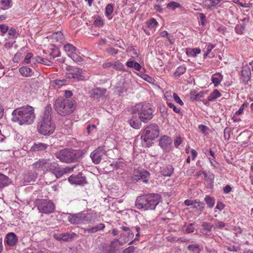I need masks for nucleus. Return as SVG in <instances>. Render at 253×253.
I'll return each instance as SVG.
<instances>
[{
  "label": "nucleus",
  "instance_id": "1a4fd4ad",
  "mask_svg": "<svg viewBox=\"0 0 253 253\" xmlns=\"http://www.w3.org/2000/svg\"><path fill=\"white\" fill-rule=\"evenodd\" d=\"M37 207L39 211L42 213L50 214L53 213L55 209L54 204L48 199H40L38 200Z\"/></svg>",
  "mask_w": 253,
  "mask_h": 253
},
{
  "label": "nucleus",
  "instance_id": "473e14b6",
  "mask_svg": "<svg viewBox=\"0 0 253 253\" xmlns=\"http://www.w3.org/2000/svg\"><path fill=\"white\" fill-rule=\"evenodd\" d=\"M112 67L113 69H115L117 70H120V71H124V66L119 61H115L112 62Z\"/></svg>",
  "mask_w": 253,
  "mask_h": 253
},
{
  "label": "nucleus",
  "instance_id": "603ef678",
  "mask_svg": "<svg viewBox=\"0 0 253 253\" xmlns=\"http://www.w3.org/2000/svg\"><path fill=\"white\" fill-rule=\"evenodd\" d=\"M220 2V0H208L207 4L210 6H214L217 5Z\"/></svg>",
  "mask_w": 253,
  "mask_h": 253
},
{
  "label": "nucleus",
  "instance_id": "39448f33",
  "mask_svg": "<svg viewBox=\"0 0 253 253\" xmlns=\"http://www.w3.org/2000/svg\"><path fill=\"white\" fill-rule=\"evenodd\" d=\"M82 155L83 152L80 150L68 148L63 149L54 153L56 159L66 163L77 162Z\"/></svg>",
  "mask_w": 253,
  "mask_h": 253
},
{
  "label": "nucleus",
  "instance_id": "f257e3e1",
  "mask_svg": "<svg viewBox=\"0 0 253 253\" xmlns=\"http://www.w3.org/2000/svg\"><path fill=\"white\" fill-rule=\"evenodd\" d=\"M52 111L51 105H47L37 125L38 131L41 134L49 135L55 129L56 126L52 118Z\"/></svg>",
  "mask_w": 253,
  "mask_h": 253
},
{
  "label": "nucleus",
  "instance_id": "423d86ee",
  "mask_svg": "<svg viewBox=\"0 0 253 253\" xmlns=\"http://www.w3.org/2000/svg\"><path fill=\"white\" fill-rule=\"evenodd\" d=\"M132 111L137 114L140 120L146 123L153 117V110L149 104H136L133 108Z\"/></svg>",
  "mask_w": 253,
  "mask_h": 253
},
{
  "label": "nucleus",
  "instance_id": "69168bd1",
  "mask_svg": "<svg viewBox=\"0 0 253 253\" xmlns=\"http://www.w3.org/2000/svg\"><path fill=\"white\" fill-rule=\"evenodd\" d=\"M193 225V224L191 223L187 226V227L186 228V232L187 233H192V232H194V228Z\"/></svg>",
  "mask_w": 253,
  "mask_h": 253
},
{
  "label": "nucleus",
  "instance_id": "de8ad7c7",
  "mask_svg": "<svg viewBox=\"0 0 253 253\" xmlns=\"http://www.w3.org/2000/svg\"><path fill=\"white\" fill-rule=\"evenodd\" d=\"M7 32H8L9 38L13 39L16 36V31L15 29L13 28H11L10 29L8 28V30Z\"/></svg>",
  "mask_w": 253,
  "mask_h": 253
},
{
  "label": "nucleus",
  "instance_id": "5fc2aeb1",
  "mask_svg": "<svg viewBox=\"0 0 253 253\" xmlns=\"http://www.w3.org/2000/svg\"><path fill=\"white\" fill-rule=\"evenodd\" d=\"M225 225V224L223 222L217 221L215 224L214 228L222 229Z\"/></svg>",
  "mask_w": 253,
  "mask_h": 253
},
{
  "label": "nucleus",
  "instance_id": "2eb2a0df",
  "mask_svg": "<svg viewBox=\"0 0 253 253\" xmlns=\"http://www.w3.org/2000/svg\"><path fill=\"white\" fill-rule=\"evenodd\" d=\"M106 89L102 88H95L89 91L90 96L93 98H98L105 95Z\"/></svg>",
  "mask_w": 253,
  "mask_h": 253
},
{
  "label": "nucleus",
  "instance_id": "338daca9",
  "mask_svg": "<svg viewBox=\"0 0 253 253\" xmlns=\"http://www.w3.org/2000/svg\"><path fill=\"white\" fill-rule=\"evenodd\" d=\"M132 68L137 71H140L141 69V66L138 62H135Z\"/></svg>",
  "mask_w": 253,
  "mask_h": 253
},
{
  "label": "nucleus",
  "instance_id": "ddd939ff",
  "mask_svg": "<svg viewBox=\"0 0 253 253\" xmlns=\"http://www.w3.org/2000/svg\"><path fill=\"white\" fill-rule=\"evenodd\" d=\"M68 180L70 183L76 185H84L86 183L85 177L81 173L76 175H72L68 178Z\"/></svg>",
  "mask_w": 253,
  "mask_h": 253
},
{
  "label": "nucleus",
  "instance_id": "4468645a",
  "mask_svg": "<svg viewBox=\"0 0 253 253\" xmlns=\"http://www.w3.org/2000/svg\"><path fill=\"white\" fill-rule=\"evenodd\" d=\"M171 143V139L166 135L163 136L159 141L160 145L166 151H169Z\"/></svg>",
  "mask_w": 253,
  "mask_h": 253
},
{
  "label": "nucleus",
  "instance_id": "72a5a7b5",
  "mask_svg": "<svg viewBox=\"0 0 253 253\" xmlns=\"http://www.w3.org/2000/svg\"><path fill=\"white\" fill-rule=\"evenodd\" d=\"M200 52L201 49L199 48H193L192 49L187 50L186 51L187 54L191 56H195Z\"/></svg>",
  "mask_w": 253,
  "mask_h": 253
},
{
  "label": "nucleus",
  "instance_id": "2f4dec72",
  "mask_svg": "<svg viewBox=\"0 0 253 253\" xmlns=\"http://www.w3.org/2000/svg\"><path fill=\"white\" fill-rule=\"evenodd\" d=\"M69 56L77 63H80L83 61V58L75 53H71Z\"/></svg>",
  "mask_w": 253,
  "mask_h": 253
},
{
  "label": "nucleus",
  "instance_id": "4c0bfd02",
  "mask_svg": "<svg viewBox=\"0 0 253 253\" xmlns=\"http://www.w3.org/2000/svg\"><path fill=\"white\" fill-rule=\"evenodd\" d=\"M64 50L67 52H72L73 53L74 51H76L77 50V48L73 46L71 44H67L64 46Z\"/></svg>",
  "mask_w": 253,
  "mask_h": 253
},
{
  "label": "nucleus",
  "instance_id": "680f3d73",
  "mask_svg": "<svg viewBox=\"0 0 253 253\" xmlns=\"http://www.w3.org/2000/svg\"><path fill=\"white\" fill-rule=\"evenodd\" d=\"M211 81L215 86H217L220 83L219 79L216 77H212Z\"/></svg>",
  "mask_w": 253,
  "mask_h": 253
},
{
  "label": "nucleus",
  "instance_id": "aec40b11",
  "mask_svg": "<svg viewBox=\"0 0 253 253\" xmlns=\"http://www.w3.org/2000/svg\"><path fill=\"white\" fill-rule=\"evenodd\" d=\"M17 242V238L14 233H9L6 236V243L10 246L15 245Z\"/></svg>",
  "mask_w": 253,
  "mask_h": 253
},
{
  "label": "nucleus",
  "instance_id": "4be33fe9",
  "mask_svg": "<svg viewBox=\"0 0 253 253\" xmlns=\"http://www.w3.org/2000/svg\"><path fill=\"white\" fill-rule=\"evenodd\" d=\"M47 146L48 145L45 143H36L31 147V150L33 151H44L47 148Z\"/></svg>",
  "mask_w": 253,
  "mask_h": 253
},
{
  "label": "nucleus",
  "instance_id": "c85d7f7f",
  "mask_svg": "<svg viewBox=\"0 0 253 253\" xmlns=\"http://www.w3.org/2000/svg\"><path fill=\"white\" fill-rule=\"evenodd\" d=\"M205 201L210 208H212L214 205L215 199L211 197L206 196Z\"/></svg>",
  "mask_w": 253,
  "mask_h": 253
},
{
  "label": "nucleus",
  "instance_id": "0eeeda50",
  "mask_svg": "<svg viewBox=\"0 0 253 253\" xmlns=\"http://www.w3.org/2000/svg\"><path fill=\"white\" fill-rule=\"evenodd\" d=\"M159 135V127L156 124H151L147 126L144 129L141 138L143 140L147 142V145L149 144L150 141H152L158 137Z\"/></svg>",
  "mask_w": 253,
  "mask_h": 253
},
{
  "label": "nucleus",
  "instance_id": "c756f323",
  "mask_svg": "<svg viewBox=\"0 0 253 253\" xmlns=\"http://www.w3.org/2000/svg\"><path fill=\"white\" fill-rule=\"evenodd\" d=\"M220 93L217 89H214L213 92L209 95L208 100L210 101H213L217 98L220 97Z\"/></svg>",
  "mask_w": 253,
  "mask_h": 253
},
{
  "label": "nucleus",
  "instance_id": "f8f14e48",
  "mask_svg": "<svg viewBox=\"0 0 253 253\" xmlns=\"http://www.w3.org/2000/svg\"><path fill=\"white\" fill-rule=\"evenodd\" d=\"M49 159H41L32 165L33 168L36 170H41L43 173L47 172Z\"/></svg>",
  "mask_w": 253,
  "mask_h": 253
},
{
  "label": "nucleus",
  "instance_id": "6e6d98bb",
  "mask_svg": "<svg viewBox=\"0 0 253 253\" xmlns=\"http://www.w3.org/2000/svg\"><path fill=\"white\" fill-rule=\"evenodd\" d=\"M182 142V139L180 137H176L174 141L175 147L178 148V147L181 144Z\"/></svg>",
  "mask_w": 253,
  "mask_h": 253
},
{
  "label": "nucleus",
  "instance_id": "7c9ffc66",
  "mask_svg": "<svg viewBox=\"0 0 253 253\" xmlns=\"http://www.w3.org/2000/svg\"><path fill=\"white\" fill-rule=\"evenodd\" d=\"M187 249L189 251L196 253H199L201 251L199 246L197 244H190L188 246Z\"/></svg>",
  "mask_w": 253,
  "mask_h": 253
},
{
  "label": "nucleus",
  "instance_id": "f03ea898",
  "mask_svg": "<svg viewBox=\"0 0 253 253\" xmlns=\"http://www.w3.org/2000/svg\"><path fill=\"white\" fill-rule=\"evenodd\" d=\"M11 121L17 123L20 125H30L33 123L35 118L34 109L27 105L17 108L12 113Z\"/></svg>",
  "mask_w": 253,
  "mask_h": 253
},
{
  "label": "nucleus",
  "instance_id": "c03bdc74",
  "mask_svg": "<svg viewBox=\"0 0 253 253\" xmlns=\"http://www.w3.org/2000/svg\"><path fill=\"white\" fill-rule=\"evenodd\" d=\"M113 11V7L111 4H108L105 7V13L107 16L110 15Z\"/></svg>",
  "mask_w": 253,
  "mask_h": 253
},
{
  "label": "nucleus",
  "instance_id": "b1692460",
  "mask_svg": "<svg viewBox=\"0 0 253 253\" xmlns=\"http://www.w3.org/2000/svg\"><path fill=\"white\" fill-rule=\"evenodd\" d=\"M32 61L37 62L38 63H42L43 65L50 66L51 65V61L49 60L42 58L40 56H36L35 58H32Z\"/></svg>",
  "mask_w": 253,
  "mask_h": 253
},
{
  "label": "nucleus",
  "instance_id": "9b49d317",
  "mask_svg": "<svg viewBox=\"0 0 253 253\" xmlns=\"http://www.w3.org/2000/svg\"><path fill=\"white\" fill-rule=\"evenodd\" d=\"M150 174L148 171L140 169H135L133 174V179L136 181L141 180L143 183H147L148 182V178L149 177Z\"/></svg>",
  "mask_w": 253,
  "mask_h": 253
},
{
  "label": "nucleus",
  "instance_id": "ea45409f",
  "mask_svg": "<svg viewBox=\"0 0 253 253\" xmlns=\"http://www.w3.org/2000/svg\"><path fill=\"white\" fill-rule=\"evenodd\" d=\"M241 74L243 77H245V79L248 80L250 79L251 72L249 69L243 70L241 72Z\"/></svg>",
  "mask_w": 253,
  "mask_h": 253
},
{
  "label": "nucleus",
  "instance_id": "412c9836",
  "mask_svg": "<svg viewBox=\"0 0 253 253\" xmlns=\"http://www.w3.org/2000/svg\"><path fill=\"white\" fill-rule=\"evenodd\" d=\"M19 70L20 74L24 77H30L33 74L32 70L27 66L22 67Z\"/></svg>",
  "mask_w": 253,
  "mask_h": 253
},
{
  "label": "nucleus",
  "instance_id": "58836bf2",
  "mask_svg": "<svg viewBox=\"0 0 253 253\" xmlns=\"http://www.w3.org/2000/svg\"><path fill=\"white\" fill-rule=\"evenodd\" d=\"M56 178H60L62 177L65 173L63 169H60L59 167L53 173Z\"/></svg>",
  "mask_w": 253,
  "mask_h": 253
},
{
  "label": "nucleus",
  "instance_id": "3c124183",
  "mask_svg": "<svg viewBox=\"0 0 253 253\" xmlns=\"http://www.w3.org/2000/svg\"><path fill=\"white\" fill-rule=\"evenodd\" d=\"M167 104L168 106H169L170 108H172L174 112H175L176 113H178L180 112V110L179 108H177L174 104L170 103V102H168Z\"/></svg>",
  "mask_w": 253,
  "mask_h": 253
},
{
  "label": "nucleus",
  "instance_id": "052dcab7",
  "mask_svg": "<svg viewBox=\"0 0 253 253\" xmlns=\"http://www.w3.org/2000/svg\"><path fill=\"white\" fill-rule=\"evenodd\" d=\"M134 247L130 246L124 250V253H133L134 251Z\"/></svg>",
  "mask_w": 253,
  "mask_h": 253
},
{
  "label": "nucleus",
  "instance_id": "4d7b16f0",
  "mask_svg": "<svg viewBox=\"0 0 253 253\" xmlns=\"http://www.w3.org/2000/svg\"><path fill=\"white\" fill-rule=\"evenodd\" d=\"M173 98L174 100L178 103H179L180 105H182L183 104V102L180 99L179 97L178 96V95L176 93H174L173 94Z\"/></svg>",
  "mask_w": 253,
  "mask_h": 253
},
{
  "label": "nucleus",
  "instance_id": "6e6552de",
  "mask_svg": "<svg viewBox=\"0 0 253 253\" xmlns=\"http://www.w3.org/2000/svg\"><path fill=\"white\" fill-rule=\"evenodd\" d=\"M93 217L92 213L81 212L77 213H69L68 219L69 221L73 224H81L84 221H91Z\"/></svg>",
  "mask_w": 253,
  "mask_h": 253
},
{
  "label": "nucleus",
  "instance_id": "5701e85b",
  "mask_svg": "<svg viewBox=\"0 0 253 253\" xmlns=\"http://www.w3.org/2000/svg\"><path fill=\"white\" fill-rule=\"evenodd\" d=\"M10 183L8 177L0 173V189L7 186Z\"/></svg>",
  "mask_w": 253,
  "mask_h": 253
},
{
  "label": "nucleus",
  "instance_id": "e433bc0d",
  "mask_svg": "<svg viewBox=\"0 0 253 253\" xmlns=\"http://www.w3.org/2000/svg\"><path fill=\"white\" fill-rule=\"evenodd\" d=\"M180 3L175 1H172L167 4V7L172 10H174L176 8L180 7Z\"/></svg>",
  "mask_w": 253,
  "mask_h": 253
},
{
  "label": "nucleus",
  "instance_id": "37998d69",
  "mask_svg": "<svg viewBox=\"0 0 253 253\" xmlns=\"http://www.w3.org/2000/svg\"><path fill=\"white\" fill-rule=\"evenodd\" d=\"M202 226L204 228V231L206 230L208 232L211 231L213 225L207 222H203L202 224Z\"/></svg>",
  "mask_w": 253,
  "mask_h": 253
},
{
  "label": "nucleus",
  "instance_id": "dca6fc26",
  "mask_svg": "<svg viewBox=\"0 0 253 253\" xmlns=\"http://www.w3.org/2000/svg\"><path fill=\"white\" fill-rule=\"evenodd\" d=\"M76 234L72 233H63L59 235H54V238L59 241H69L76 236Z\"/></svg>",
  "mask_w": 253,
  "mask_h": 253
},
{
  "label": "nucleus",
  "instance_id": "774afa93",
  "mask_svg": "<svg viewBox=\"0 0 253 253\" xmlns=\"http://www.w3.org/2000/svg\"><path fill=\"white\" fill-rule=\"evenodd\" d=\"M224 207H225V206L223 203H220V202H218L216 205V209L221 211L222 209H223Z\"/></svg>",
  "mask_w": 253,
  "mask_h": 253
},
{
  "label": "nucleus",
  "instance_id": "a878e982",
  "mask_svg": "<svg viewBox=\"0 0 253 253\" xmlns=\"http://www.w3.org/2000/svg\"><path fill=\"white\" fill-rule=\"evenodd\" d=\"M47 172L51 171L53 173L55 172V171L58 168V165L56 162H53L52 163L50 162V160L48 161V165L47 166Z\"/></svg>",
  "mask_w": 253,
  "mask_h": 253
},
{
  "label": "nucleus",
  "instance_id": "e2e57ef3",
  "mask_svg": "<svg viewBox=\"0 0 253 253\" xmlns=\"http://www.w3.org/2000/svg\"><path fill=\"white\" fill-rule=\"evenodd\" d=\"M199 18L200 19L201 24L204 25L205 21H206V17L205 15L202 13H199Z\"/></svg>",
  "mask_w": 253,
  "mask_h": 253
},
{
  "label": "nucleus",
  "instance_id": "6ab92c4d",
  "mask_svg": "<svg viewBox=\"0 0 253 253\" xmlns=\"http://www.w3.org/2000/svg\"><path fill=\"white\" fill-rule=\"evenodd\" d=\"M105 228V225L104 224L100 223L98 224L97 226L95 227H93L92 228H84V234H89V233H95L99 230H103Z\"/></svg>",
  "mask_w": 253,
  "mask_h": 253
},
{
  "label": "nucleus",
  "instance_id": "a18cd8bd",
  "mask_svg": "<svg viewBox=\"0 0 253 253\" xmlns=\"http://www.w3.org/2000/svg\"><path fill=\"white\" fill-rule=\"evenodd\" d=\"M214 47V45L212 44L209 43L208 44H207L206 47L204 48L205 52H206L205 55L207 56L208 54H209L210 53V52L212 50V49Z\"/></svg>",
  "mask_w": 253,
  "mask_h": 253
},
{
  "label": "nucleus",
  "instance_id": "bb28decb",
  "mask_svg": "<svg viewBox=\"0 0 253 253\" xmlns=\"http://www.w3.org/2000/svg\"><path fill=\"white\" fill-rule=\"evenodd\" d=\"M52 37L53 40H55L57 42H62L63 41L64 36L61 32L53 33Z\"/></svg>",
  "mask_w": 253,
  "mask_h": 253
},
{
  "label": "nucleus",
  "instance_id": "f3484780",
  "mask_svg": "<svg viewBox=\"0 0 253 253\" xmlns=\"http://www.w3.org/2000/svg\"><path fill=\"white\" fill-rule=\"evenodd\" d=\"M69 69L72 71V72L70 73V75H72L73 78L77 79L79 80H84V77L81 75L83 73L82 69L78 68H73L71 67H69Z\"/></svg>",
  "mask_w": 253,
  "mask_h": 253
},
{
  "label": "nucleus",
  "instance_id": "13d9d810",
  "mask_svg": "<svg viewBox=\"0 0 253 253\" xmlns=\"http://www.w3.org/2000/svg\"><path fill=\"white\" fill-rule=\"evenodd\" d=\"M33 54L31 53H28L25 58V62L26 63H29L30 62L31 59L32 58Z\"/></svg>",
  "mask_w": 253,
  "mask_h": 253
},
{
  "label": "nucleus",
  "instance_id": "49530a36",
  "mask_svg": "<svg viewBox=\"0 0 253 253\" xmlns=\"http://www.w3.org/2000/svg\"><path fill=\"white\" fill-rule=\"evenodd\" d=\"M231 128L226 127L224 130V137L225 139L229 140L230 138Z\"/></svg>",
  "mask_w": 253,
  "mask_h": 253
},
{
  "label": "nucleus",
  "instance_id": "f704fd0d",
  "mask_svg": "<svg viewBox=\"0 0 253 253\" xmlns=\"http://www.w3.org/2000/svg\"><path fill=\"white\" fill-rule=\"evenodd\" d=\"M186 71V68L183 66H180L174 72V75L179 76L183 74Z\"/></svg>",
  "mask_w": 253,
  "mask_h": 253
},
{
  "label": "nucleus",
  "instance_id": "9d476101",
  "mask_svg": "<svg viewBox=\"0 0 253 253\" xmlns=\"http://www.w3.org/2000/svg\"><path fill=\"white\" fill-rule=\"evenodd\" d=\"M106 155L104 147L99 146L91 153L90 157L94 164H98L102 159H104Z\"/></svg>",
  "mask_w": 253,
  "mask_h": 253
},
{
  "label": "nucleus",
  "instance_id": "79ce46f5",
  "mask_svg": "<svg viewBox=\"0 0 253 253\" xmlns=\"http://www.w3.org/2000/svg\"><path fill=\"white\" fill-rule=\"evenodd\" d=\"M122 245H123V243L120 242L118 239H115L111 242L110 248L115 249V250H117V247Z\"/></svg>",
  "mask_w": 253,
  "mask_h": 253
},
{
  "label": "nucleus",
  "instance_id": "393cba45",
  "mask_svg": "<svg viewBox=\"0 0 253 253\" xmlns=\"http://www.w3.org/2000/svg\"><path fill=\"white\" fill-rule=\"evenodd\" d=\"M173 172L172 166L169 165L164 168L162 171V174L165 176H170Z\"/></svg>",
  "mask_w": 253,
  "mask_h": 253
},
{
  "label": "nucleus",
  "instance_id": "0e129e2a",
  "mask_svg": "<svg viewBox=\"0 0 253 253\" xmlns=\"http://www.w3.org/2000/svg\"><path fill=\"white\" fill-rule=\"evenodd\" d=\"M76 167V166L74 167H66L65 168H63L64 170L65 173L67 172H70L73 171L74 169Z\"/></svg>",
  "mask_w": 253,
  "mask_h": 253
},
{
  "label": "nucleus",
  "instance_id": "a211bd4d",
  "mask_svg": "<svg viewBox=\"0 0 253 253\" xmlns=\"http://www.w3.org/2000/svg\"><path fill=\"white\" fill-rule=\"evenodd\" d=\"M132 114V118L129 121V124L134 128H139L141 126V121L139 118L138 119L137 114H134L133 112Z\"/></svg>",
  "mask_w": 253,
  "mask_h": 253
},
{
  "label": "nucleus",
  "instance_id": "cd10ccee",
  "mask_svg": "<svg viewBox=\"0 0 253 253\" xmlns=\"http://www.w3.org/2000/svg\"><path fill=\"white\" fill-rule=\"evenodd\" d=\"M65 80H55L51 82V84L54 87L59 88L61 86L65 84Z\"/></svg>",
  "mask_w": 253,
  "mask_h": 253
},
{
  "label": "nucleus",
  "instance_id": "a19ab883",
  "mask_svg": "<svg viewBox=\"0 0 253 253\" xmlns=\"http://www.w3.org/2000/svg\"><path fill=\"white\" fill-rule=\"evenodd\" d=\"M158 24V22L154 18H151L147 22V27L149 28H153Z\"/></svg>",
  "mask_w": 253,
  "mask_h": 253
},
{
  "label": "nucleus",
  "instance_id": "7ed1b4c3",
  "mask_svg": "<svg viewBox=\"0 0 253 253\" xmlns=\"http://www.w3.org/2000/svg\"><path fill=\"white\" fill-rule=\"evenodd\" d=\"M161 200V196L158 194H146L138 196L136 199L135 205L138 209L153 210L155 209Z\"/></svg>",
  "mask_w": 253,
  "mask_h": 253
},
{
  "label": "nucleus",
  "instance_id": "bf43d9fd",
  "mask_svg": "<svg viewBox=\"0 0 253 253\" xmlns=\"http://www.w3.org/2000/svg\"><path fill=\"white\" fill-rule=\"evenodd\" d=\"M196 202V200H190L187 199L184 201V204L186 206H193V205H195Z\"/></svg>",
  "mask_w": 253,
  "mask_h": 253
},
{
  "label": "nucleus",
  "instance_id": "09e8293b",
  "mask_svg": "<svg viewBox=\"0 0 253 253\" xmlns=\"http://www.w3.org/2000/svg\"><path fill=\"white\" fill-rule=\"evenodd\" d=\"M106 51L111 55H115L118 53V50L113 47H108L106 49Z\"/></svg>",
  "mask_w": 253,
  "mask_h": 253
},
{
  "label": "nucleus",
  "instance_id": "20e7f679",
  "mask_svg": "<svg viewBox=\"0 0 253 253\" xmlns=\"http://www.w3.org/2000/svg\"><path fill=\"white\" fill-rule=\"evenodd\" d=\"M76 105L75 100L59 97L55 101L54 108L59 115L66 116L74 111Z\"/></svg>",
  "mask_w": 253,
  "mask_h": 253
},
{
  "label": "nucleus",
  "instance_id": "864d4df0",
  "mask_svg": "<svg viewBox=\"0 0 253 253\" xmlns=\"http://www.w3.org/2000/svg\"><path fill=\"white\" fill-rule=\"evenodd\" d=\"M8 28V26L5 24L0 25V30L2 35L7 32Z\"/></svg>",
  "mask_w": 253,
  "mask_h": 253
},
{
  "label": "nucleus",
  "instance_id": "8fccbe9b",
  "mask_svg": "<svg viewBox=\"0 0 253 253\" xmlns=\"http://www.w3.org/2000/svg\"><path fill=\"white\" fill-rule=\"evenodd\" d=\"M227 249L230 252H237L240 250L239 246H230L227 247Z\"/></svg>",
  "mask_w": 253,
  "mask_h": 253
},
{
  "label": "nucleus",
  "instance_id": "c9c22d12",
  "mask_svg": "<svg viewBox=\"0 0 253 253\" xmlns=\"http://www.w3.org/2000/svg\"><path fill=\"white\" fill-rule=\"evenodd\" d=\"M192 208L196 209L202 211H203L204 208V203L199 201L196 200V202L195 205H193Z\"/></svg>",
  "mask_w": 253,
  "mask_h": 253
}]
</instances>
